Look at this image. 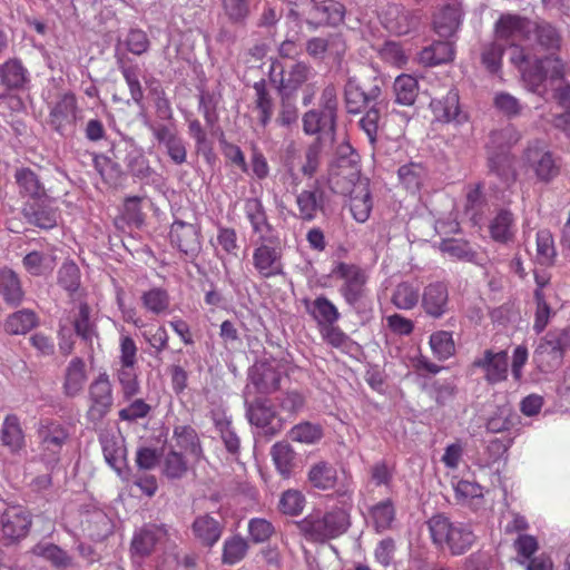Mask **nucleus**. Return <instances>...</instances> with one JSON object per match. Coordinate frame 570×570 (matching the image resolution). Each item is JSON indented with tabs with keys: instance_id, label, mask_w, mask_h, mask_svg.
I'll return each instance as SVG.
<instances>
[{
	"instance_id": "nucleus-39",
	"label": "nucleus",
	"mask_w": 570,
	"mask_h": 570,
	"mask_svg": "<svg viewBox=\"0 0 570 570\" xmlns=\"http://www.w3.org/2000/svg\"><path fill=\"white\" fill-rule=\"evenodd\" d=\"M38 325V316L31 309H20L10 314L4 322V331L10 335H24Z\"/></svg>"
},
{
	"instance_id": "nucleus-37",
	"label": "nucleus",
	"mask_w": 570,
	"mask_h": 570,
	"mask_svg": "<svg viewBox=\"0 0 570 570\" xmlns=\"http://www.w3.org/2000/svg\"><path fill=\"white\" fill-rule=\"evenodd\" d=\"M1 442L10 452L17 453L24 446V433L19 419L13 415H7L1 428Z\"/></svg>"
},
{
	"instance_id": "nucleus-34",
	"label": "nucleus",
	"mask_w": 570,
	"mask_h": 570,
	"mask_svg": "<svg viewBox=\"0 0 570 570\" xmlns=\"http://www.w3.org/2000/svg\"><path fill=\"white\" fill-rule=\"evenodd\" d=\"M453 59L454 48L450 41H435L423 48L419 55V61L424 66L448 63Z\"/></svg>"
},
{
	"instance_id": "nucleus-29",
	"label": "nucleus",
	"mask_w": 570,
	"mask_h": 570,
	"mask_svg": "<svg viewBox=\"0 0 570 570\" xmlns=\"http://www.w3.org/2000/svg\"><path fill=\"white\" fill-rule=\"evenodd\" d=\"M28 80V71L17 61L6 62L0 68V99L8 96L9 90L24 86Z\"/></svg>"
},
{
	"instance_id": "nucleus-63",
	"label": "nucleus",
	"mask_w": 570,
	"mask_h": 570,
	"mask_svg": "<svg viewBox=\"0 0 570 570\" xmlns=\"http://www.w3.org/2000/svg\"><path fill=\"white\" fill-rule=\"evenodd\" d=\"M440 249L443 254L449 257L461 261H472L474 253L464 240L459 239H445L440 244Z\"/></svg>"
},
{
	"instance_id": "nucleus-3",
	"label": "nucleus",
	"mask_w": 570,
	"mask_h": 570,
	"mask_svg": "<svg viewBox=\"0 0 570 570\" xmlns=\"http://www.w3.org/2000/svg\"><path fill=\"white\" fill-rule=\"evenodd\" d=\"M428 524L433 543L448 548L453 556L465 553L476 540L470 525L453 523L441 514L432 517Z\"/></svg>"
},
{
	"instance_id": "nucleus-4",
	"label": "nucleus",
	"mask_w": 570,
	"mask_h": 570,
	"mask_svg": "<svg viewBox=\"0 0 570 570\" xmlns=\"http://www.w3.org/2000/svg\"><path fill=\"white\" fill-rule=\"evenodd\" d=\"M519 139L520 134L518 130L512 126H507L500 130L492 131L488 142L490 170L495 173L508 186L517 179L513 160L508 149L517 144Z\"/></svg>"
},
{
	"instance_id": "nucleus-38",
	"label": "nucleus",
	"mask_w": 570,
	"mask_h": 570,
	"mask_svg": "<svg viewBox=\"0 0 570 570\" xmlns=\"http://www.w3.org/2000/svg\"><path fill=\"white\" fill-rule=\"evenodd\" d=\"M386 28L396 35H406L415 26L414 17L400 4H390L385 12Z\"/></svg>"
},
{
	"instance_id": "nucleus-57",
	"label": "nucleus",
	"mask_w": 570,
	"mask_h": 570,
	"mask_svg": "<svg viewBox=\"0 0 570 570\" xmlns=\"http://www.w3.org/2000/svg\"><path fill=\"white\" fill-rule=\"evenodd\" d=\"M430 346L439 360H448L455 352L452 334L448 331H439L430 336Z\"/></svg>"
},
{
	"instance_id": "nucleus-14",
	"label": "nucleus",
	"mask_w": 570,
	"mask_h": 570,
	"mask_svg": "<svg viewBox=\"0 0 570 570\" xmlns=\"http://www.w3.org/2000/svg\"><path fill=\"white\" fill-rule=\"evenodd\" d=\"M77 99L73 94H63L51 107L49 125L59 134L71 131L77 120Z\"/></svg>"
},
{
	"instance_id": "nucleus-51",
	"label": "nucleus",
	"mask_w": 570,
	"mask_h": 570,
	"mask_svg": "<svg viewBox=\"0 0 570 570\" xmlns=\"http://www.w3.org/2000/svg\"><path fill=\"white\" fill-rule=\"evenodd\" d=\"M399 178L411 193L417 191L426 177L425 168L417 163H410L399 168Z\"/></svg>"
},
{
	"instance_id": "nucleus-28",
	"label": "nucleus",
	"mask_w": 570,
	"mask_h": 570,
	"mask_svg": "<svg viewBox=\"0 0 570 570\" xmlns=\"http://www.w3.org/2000/svg\"><path fill=\"white\" fill-rule=\"evenodd\" d=\"M430 107L436 120L442 122H462L465 116L460 111L459 94L455 89L448 91L441 99H432Z\"/></svg>"
},
{
	"instance_id": "nucleus-26",
	"label": "nucleus",
	"mask_w": 570,
	"mask_h": 570,
	"mask_svg": "<svg viewBox=\"0 0 570 570\" xmlns=\"http://www.w3.org/2000/svg\"><path fill=\"white\" fill-rule=\"evenodd\" d=\"M314 77L315 71L309 65L303 61L295 62L283 70L279 90L283 95H292Z\"/></svg>"
},
{
	"instance_id": "nucleus-40",
	"label": "nucleus",
	"mask_w": 570,
	"mask_h": 570,
	"mask_svg": "<svg viewBox=\"0 0 570 570\" xmlns=\"http://www.w3.org/2000/svg\"><path fill=\"white\" fill-rule=\"evenodd\" d=\"M307 480L314 488L328 490L334 488L337 481V471L332 464L320 461L311 466Z\"/></svg>"
},
{
	"instance_id": "nucleus-62",
	"label": "nucleus",
	"mask_w": 570,
	"mask_h": 570,
	"mask_svg": "<svg viewBox=\"0 0 570 570\" xmlns=\"http://www.w3.org/2000/svg\"><path fill=\"white\" fill-rule=\"evenodd\" d=\"M248 544L240 537H233L225 541L223 550V562L235 564L239 562L247 553Z\"/></svg>"
},
{
	"instance_id": "nucleus-24",
	"label": "nucleus",
	"mask_w": 570,
	"mask_h": 570,
	"mask_svg": "<svg viewBox=\"0 0 570 570\" xmlns=\"http://www.w3.org/2000/svg\"><path fill=\"white\" fill-rule=\"evenodd\" d=\"M73 330L90 350H94L95 342H98L99 335L96 318L91 314V308L87 303H80L77 313L73 315Z\"/></svg>"
},
{
	"instance_id": "nucleus-30",
	"label": "nucleus",
	"mask_w": 570,
	"mask_h": 570,
	"mask_svg": "<svg viewBox=\"0 0 570 570\" xmlns=\"http://www.w3.org/2000/svg\"><path fill=\"white\" fill-rule=\"evenodd\" d=\"M224 525L213 517L205 514L195 519L193 531L202 546L212 548L220 539Z\"/></svg>"
},
{
	"instance_id": "nucleus-47",
	"label": "nucleus",
	"mask_w": 570,
	"mask_h": 570,
	"mask_svg": "<svg viewBox=\"0 0 570 570\" xmlns=\"http://www.w3.org/2000/svg\"><path fill=\"white\" fill-rule=\"evenodd\" d=\"M419 298V286L409 282H402L394 288L391 301L399 309H412L417 304Z\"/></svg>"
},
{
	"instance_id": "nucleus-9",
	"label": "nucleus",
	"mask_w": 570,
	"mask_h": 570,
	"mask_svg": "<svg viewBox=\"0 0 570 570\" xmlns=\"http://www.w3.org/2000/svg\"><path fill=\"white\" fill-rule=\"evenodd\" d=\"M245 405L249 423L262 429L265 434L274 436L284 429L286 419L276 411L271 400L258 397L252 402L246 401Z\"/></svg>"
},
{
	"instance_id": "nucleus-46",
	"label": "nucleus",
	"mask_w": 570,
	"mask_h": 570,
	"mask_svg": "<svg viewBox=\"0 0 570 570\" xmlns=\"http://www.w3.org/2000/svg\"><path fill=\"white\" fill-rule=\"evenodd\" d=\"M188 471V462L184 454L170 449L161 461V472L168 479H181Z\"/></svg>"
},
{
	"instance_id": "nucleus-6",
	"label": "nucleus",
	"mask_w": 570,
	"mask_h": 570,
	"mask_svg": "<svg viewBox=\"0 0 570 570\" xmlns=\"http://www.w3.org/2000/svg\"><path fill=\"white\" fill-rule=\"evenodd\" d=\"M295 524L307 540L324 542L344 533L350 527V517L345 509L335 508L323 518L308 515Z\"/></svg>"
},
{
	"instance_id": "nucleus-17",
	"label": "nucleus",
	"mask_w": 570,
	"mask_h": 570,
	"mask_svg": "<svg viewBox=\"0 0 570 570\" xmlns=\"http://www.w3.org/2000/svg\"><path fill=\"white\" fill-rule=\"evenodd\" d=\"M473 365L483 371L484 379L490 384L502 382L508 376V354L504 351L485 350L474 360Z\"/></svg>"
},
{
	"instance_id": "nucleus-56",
	"label": "nucleus",
	"mask_w": 570,
	"mask_h": 570,
	"mask_svg": "<svg viewBox=\"0 0 570 570\" xmlns=\"http://www.w3.org/2000/svg\"><path fill=\"white\" fill-rule=\"evenodd\" d=\"M322 429L317 424L302 422L288 431V438L298 443L314 444L322 439Z\"/></svg>"
},
{
	"instance_id": "nucleus-18",
	"label": "nucleus",
	"mask_w": 570,
	"mask_h": 570,
	"mask_svg": "<svg viewBox=\"0 0 570 570\" xmlns=\"http://www.w3.org/2000/svg\"><path fill=\"white\" fill-rule=\"evenodd\" d=\"M100 443L106 462L120 478L126 479L128 471L126 464V448L122 436L115 433H105L100 436Z\"/></svg>"
},
{
	"instance_id": "nucleus-54",
	"label": "nucleus",
	"mask_w": 570,
	"mask_h": 570,
	"mask_svg": "<svg viewBox=\"0 0 570 570\" xmlns=\"http://www.w3.org/2000/svg\"><path fill=\"white\" fill-rule=\"evenodd\" d=\"M33 553L42 557L58 568H68L72 566V558L60 547L53 543L37 544Z\"/></svg>"
},
{
	"instance_id": "nucleus-41",
	"label": "nucleus",
	"mask_w": 570,
	"mask_h": 570,
	"mask_svg": "<svg viewBox=\"0 0 570 570\" xmlns=\"http://www.w3.org/2000/svg\"><path fill=\"white\" fill-rule=\"evenodd\" d=\"M306 308L320 327L332 325L340 318L336 306L325 296L316 297Z\"/></svg>"
},
{
	"instance_id": "nucleus-44",
	"label": "nucleus",
	"mask_w": 570,
	"mask_h": 570,
	"mask_svg": "<svg viewBox=\"0 0 570 570\" xmlns=\"http://www.w3.org/2000/svg\"><path fill=\"white\" fill-rule=\"evenodd\" d=\"M395 102L403 106H412L417 97L419 83L411 75H400L393 83Z\"/></svg>"
},
{
	"instance_id": "nucleus-45",
	"label": "nucleus",
	"mask_w": 570,
	"mask_h": 570,
	"mask_svg": "<svg viewBox=\"0 0 570 570\" xmlns=\"http://www.w3.org/2000/svg\"><path fill=\"white\" fill-rule=\"evenodd\" d=\"M48 197L41 202L37 208L30 206L26 208V216L29 222L40 228L49 229L57 225L58 223V214L56 209L47 204Z\"/></svg>"
},
{
	"instance_id": "nucleus-15",
	"label": "nucleus",
	"mask_w": 570,
	"mask_h": 570,
	"mask_svg": "<svg viewBox=\"0 0 570 570\" xmlns=\"http://www.w3.org/2000/svg\"><path fill=\"white\" fill-rule=\"evenodd\" d=\"M89 416L96 420L102 419L114 403L112 385L106 373L99 374L89 385Z\"/></svg>"
},
{
	"instance_id": "nucleus-49",
	"label": "nucleus",
	"mask_w": 570,
	"mask_h": 570,
	"mask_svg": "<svg viewBox=\"0 0 570 570\" xmlns=\"http://www.w3.org/2000/svg\"><path fill=\"white\" fill-rule=\"evenodd\" d=\"M0 293L7 303L18 304L21 302L23 292L18 275L13 271L2 269L0 272Z\"/></svg>"
},
{
	"instance_id": "nucleus-10",
	"label": "nucleus",
	"mask_w": 570,
	"mask_h": 570,
	"mask_svg": "<svg viewBox=\"0 0 570 570\" xmlns=\"http://www.w3.org/2000/svg\"><path fill=\"white\" fill-rule=\"evenodd\" d=\"M277 237L268 236L257 238L253 250V265L264 278H271L283 274L282 249L277 245Z\"/></svg>"
},
{
	"instance_id": "nucleus-55",
	"label": "nucleus",
	"mask_w": 570,
	"mask_h": 570,
	"mask_svg": "<svg viewBox=\"0 0 570 570\" xmlns=\"http://www.w3.org/2000/svg\"><path fill=\"white\" fill-rule=\"evenodd\" d=\"M222 10L232 23H244L250 14V0H219Z\"/></svg>"
},
{
	"instance_id": "nucleus-25",
	"label": "nucleus",
	"mask_w": 570,
	"mask_h": 570,
	"mask_svg": "<svg viewBox=\"0 0 570 570\" xmlns=\"http://www.w3.org/2000/svg\"><path fill=\"white\" fill-rule=\"evenodd\" d=\"M170 239L185 254H194L200 247L198 228L180 220L171 225Z\"/></svg>"
},
{
	"instance_id": "nucleus-12",
	"label": "nucleus",
	"mask_w": 570,
	"mask_h": 570,
	"mask_svg": "<svg viewBox=\"0 0 570 570\" xmlns=\"http://www.w3.org/2000/svg\"><path fill=\"white\" fill-rule=\"evenodd\" d=\"M533 23L524 17L514 13H503L494 24L495 40L501 45L514 46L529 38Z\"/></svg>"
},
{
	"instance_id": "nucleus-61",
	"label": "nucleus",
	"mask_w": 570,
	"mask_h": 570,
	"mask_svg": "<svg viewBox=\"0 0 570 570\" xmlns=\"http://www.w3.org/2000/svg\"><path fill=\"white\" fill-rule=\"evenodd\" d=\"M128 168L132 176L144 181L154 180L155 170L150 167L149 160L141 153H131L128 156Z\"/></svg>"
},
{
	"instance_id": "nucleus-36",
	"label": "nucleus",
	"mask_w": 570,
	"mask_h": 570,
	"mask_svg": "<svg viewBox=\"0 0 570 570\" xmlns=\"http://www.w3.org/2000/svg\"><path fill=\"white\" fill-rule=\"evenodd\" d=\"M22 265L29 274L41 276L53 271L56 258L51 250H32L23 257Z\"/></svg>"
},
{
	"instance_id": "nucleus-11",
	"label": "nucleus",
	"mask_w": 570,
	"mask_h": 570,
	"mask_svg": "<svg viewBox=\"0 0 570 570\" xmlns=\"http://www.w3.org/2000/svg\"><path fill=\"white\" fill-rule=\"evenodd\" d=\"M332 274L343 281L340 293L345 302L351 306L358 303L365 293L366 272L357 265L341 262L334 266Z\"/></svg>"
},
{
	"instance_id": "nucleus-20",
	"label": "nucleus",
	"mask_w": 570,
	"mask_h": 570,
	"mask_svg": "<svg viewBox=\"0 0 570 570\" xmlns=\"http://www.w3.org/2000/svg\"><path fill=\"white\" fill-rule=\"evenodd\" d=\"M449 291L442 282L429 284L422 294V307L425 313L434 318H440L448 311Z\"/></svg>"
},
{
	"instance_id": "nucleus-33",
	"label": "nucleus",
	"mask_w": 570,
	"mask_h": 570,
	"mask_svg": "<svg viewBox=\"0 0 570 570\" xmlns=\"http://www.w3.org/2000/svg\"><path fill=\"white\" fill-rule=\"evenodd\" d=\"M163 534L161 529L155 525H145L134 534L130 550L134 556L145 558L149 556Z\"/></svg>"
},
{
	"instance_id": "nucleus-5",
	"label": "nucleus",
	"mask_w": 570,
	"mask_h": 570,
	"mask_svg": "<svg viewBox=\"0 0 570 570\" xmlns=\"http://www.w3.org/2000/svg\"><path fill=\"white\" fill-rule=\"evenodd\" d=\"M71 433L70 425L61 420L41 417L36 424V439L41 461L46 464H57Z\"/></svg>"
},
{
	"instance_id": "nucleus-60",
	"label": "nucleus",
	"mask_w": 570,
	"mask_h": 570,
	"mask_svg": "<svg viewBox=\"0 0 570 570\" xmlns=\"http://www.w3.org/2000/svg\"><path fill=\"white\" fill-rule=\"evenodd\" d=\"M512 546L517 552L515 560L520 564H525V562L534 557V553L539 550V542L537 538L530 534H519Z\"/></svg>"
},
{
	"instance_id": "nucleus-52",
	"label": "nucleus",
	"mask_w": 570,
	"mask_h": 570,
	"mask_svg": "<svg viewBox=\"0 0 570 570\" xmlns=\"http://www.w3.org/2000/svg\"><path fill=\"white\" fill-rule=\"evenodd\" d=\"M385 107V102H375L360 119V127L366 134L371 144L376 141L382 112Z\"/></svg>"
},
{
	"instance_id": "nucleus-31",
	"label": "nucleus",
	"mask_w": 570,
	"mask_h": 570,
	"mask_svg": "<svg viewBox=\"0 0 570 570\" xmlns=\"http://www.w3.org/2000/svg\"><path fill=\"white\" fill-rule=\"evenodd\" d=\"M19 193L23 197L33 200H43L47 198L46 189L35 171L29 168H19L14 174Z\"/></svg>"
},
{
	"instance_id": "nucleus-32",
	"label": "nucleus",
	"mask_w": 570,
	"mask_h": 570,
	"mask_svg": "<svg viewBox=\"0 0 570 570\" xmlns=\"http://www.w3.org/2000/svg\"><path fill=\"white\" fill-rule=\"evenodd\" d=\"M323 191L318 188L302 190L296 196L298 218L304 222H312L317 213L323 209Z\"/></svg>"
},
{
	"instance_id": "nucleus-16",
	"label": "nucleus",
	"mask_w": 570,
	"mask_h": 570,
	"mask_svg": "<svg viewBox=\"0 0 570 570\" xmlns=\"http://www.w3.org/2000/svg\"><path fill=\"white\" fill-rule=\"evenodd\" d=\"M2 532L6 538L19 540L24 538L31 525V514L21 504H11L1 515Z\"/></svg>"
},
{
	"instance_id": "nucleus-58",
	"label": "nucleus",
	"mask_w": 570,
	"mask_h": 570,
	"mask_svg": "<svg viewBox=\"0 0 570 570\" xmlns=\"http://www.w3.org/2000/svg\"><path fill=\"white\" fill-rule=\"evenodd\" d=\"M276 400L279 410L286 415V421L294 419L305 405V397L298 391H287Z\"/></svg>"
},
{
	"instance_id": "nucleus-64",
	"label": "nucleus",
	"mask_w": 570,
	"mask_h": 570,
	"mask_svg": "<svg viewBox=\"0 0 570 570\" xmlns=\"http://www.w3.org/2000/svg\"><path fill=\"white\" fill-rule=\"evenodd\" d=\"M538 43L546 49H558L560 47L561 37L557 29L548 22L538 23L533 27Z\"/></svg>"
},
{
	"instance_id": "nucleus-42",
	"label": "nucleus",
	"mask_w": 570,
	"mask_h": 570,
	"mask_svg": "<svg viewBox=\"0 0 570 570\" xmlns=\"http://www.w3.org/2000/svg\"><path fill=\"white\" fill-rule=\"evenodd\" d=\"M142 307L154 315H165L169 312L170 296L165 288L151 287L140 297Z\"/></svg>"
},
{
	"instance_id": "nucleus-13",
	"label": "nucleus",
	"mask_w": 570,
	"mask_h": 570,
	"mask_svg": "<svg viewBox=\"0 0 570 570\" xmlns=\"http://www.w3.org/2000/svg\"><path fill=\"white\" fill-rule=\"evenodd\" d=\"M523 161L540 181L548 183L559 174V166L542 141L535 140L528 146Z\"/></svg>"
},
{
	"instance_id": "nucleus-23",
	"label": "nucleus",
	"mask_w": 570,
	"mask_h": 570,
	"mask_svg": "<svg viewBox=\"0 0 570 570\" xmlns=\"http://www.w3.org/2000/svg\"><path fill=\"white\" fill-rule=\"evenodd\" d=\"M244 214L249 222L253 233L258 238L273 236V226L269 224L262 200L257 197L247 198L244 202Z\"/></svg>"
},
{
	"instance_id": "nucleus-2",
	"label": "nucleus",
	"mask_w": 570,
	"mask_h": 570,
	"mask_svg": "<svg viewBox=\"0 0 570 570\" xmlns=\"http://www.w3.org/2000/svg\"><path fill=\"white\" fill-rule=\"evenodd\" d=\"M512 48L510 61L519 68L527 88L532 92L542 94L547 90V82L558 80L563 75V63L554 56L528 60L523 48L515 43Z\"/></svg>"
},
{
	"instance_id": "nucleus-21",
	"label": "nucleus",
	"mask_w": 570,
	"mask_h": 570,
	"mask_svg": "<svg viewBox=\"0 0 570 570\" xmlns=\"http://www.w3.org/2000/svg\"><path fill=\"white\" fill-rule=\"evenodd\" d=\"M88 381L87 366L81 357H73L63 373L62 392L68 397L80 395Z\"/></svg>"
},
{
	"instance_id": "nucleus-7",
	"label": "nucleus",
	"mask_w": 570,
	"mask_h": 570,
	"mask_svg": "<svg viewBox=\"0 0 570 570\" xmlns=\"http://www.w3.org/2000/svg\"><path fill=\"white\" fill-rule=\"evenodd\" d=\"M294 8L291 13L302 17L309 26H337L344 19L345 8L337 1L325 0L316 3L315 0H286Z\"/></svg>"
},
{
	"instance_id": "nucleus-53",
	"label": "nucleus",
	"mask_w": 570,
	"mask_h": 570,
	"mask_svg": "<svg viewBox=\"0 0 570 570\" xmlns=\"http://www.w3.org/2000/svg\"><path fill=\"white\" fill-rule=\"evenodd\" d=\"M344 102L348 114H360L367 105L365 92L354 78H350L344 86Z\"/></svg>"
},
{
	"instance_id": "nucleus-50",
	"label": "nucleus",
	"mask_w": 570,
	"mask_h": 570,
	"mask_svg": "<svg viewBox=\"0 0 570 570\" xmlns=\"http://www.w3.org/2000/svg\"><path fill=\"white\" fill-rule=\"evenodd\" d=\"M328 50L337 56L344 52V43L338 36H332L327 39L315 37L306 43V51L313 58H323Z\"/></svg>"
},
{
	"instance_id": "nucleus-19",
	"label": "nucleus",
	"mask_w": 570,
	"mask_h": 570,
	"mask_svg": "<svg viewBox=\"0 0 570 570\" xmlns=\"http://www.w3.org/2000/svg\"><path fill=\"white\" fill-rule=\"evenodd\" d=\"M302 126L305 135L324 134L333 138L337 126V117L322 109L312 108L303 115Z\"/></svg>"
},
{
	"instance_id": "nucleus-8",
	"label": "nucleus",
	"mask_w": 570,
	"mask_h": 570,
	"mask_svg": "<svg viewBox=\"0 0 570 570\" xmlns=\"http://www.w3.org/2000/svg\"><path fill=\"white\" fill-rule=\"evenodd\" d=\"M567 348H570V328L550 331L535 348L534 360L542 371H551L562 364Z\"/></svg>"
},
{
	"instance_id": "nucleus-1",
	"label": "nucleus",
	"mask_w": 570,
	"mask_h": 570,
	"mask_svg": "<svg viewBox=\"0 0 570 570\" xmlns=\"http://www.w3.org/2000/svg\"><path fill=\"white\" fill-rule=\"evenodd\" d=\"M330 183L337 193H350V210L357 223H365L371 215L373 202L368 183L361 179L360 170L352 159L342 158L330 169Z\"/></svg>"
},
{
	"instance_id": "nucleus-59",
	"label": "nucleus",
	"mask_w": 570,
	"mask_h": 570,
	"mask_svg": "<svg viewBox=\"0 0 570 570\" xmlns=\"http://www.w3.org/2000/svg\"><path fill=\"white\" fill-rule=\"evenodd\" d=\"M370 515L377 531L389 529L395 518V509L391 501H381L370 509Z\"/></svg>"
},
{
	"instance_id": "nucleus-27",
	"label": "nucleus",
	"mask_w": 570,
	"mask_h": 570,
	"mask_svg": "<svg viewBox=\"0 0 570 570\" xmlns=\"http://www.w3.org/2000/svg\"><path fill=\"white\" fill-rule=\"evenodd\" d=\"M171 449L185 452L194 463H198L204 459L203 449L196 431L186 425L176 426L174 430Z\"/></svg>"
},
{
	"instance_id": "nucleus-48",
	"label": "nucleus",
	"mask_w": 570,
	"mask_h": 570,
	"mask_svg": "<svg viewBox=\"0 0 570 570\" xmlns=\"http://www.w3.org/2000/svg\"><path fill=\"white\" fill-rule=\"evenodd\" d=\"M460 26V13L453 7H445L434 18L435 32L443 38L452 37Z\"/></svg>"
},
{
	"instance_id": "nucleus-22",
	"label": "nucleus",
	"mask_w": 570,
	"mask_h": 570,
	"mask_svg": "<svg viewBox=\"0 0 570 570\" xmlns=\"http://www.w3.org/2000/svg\"><path fill=\"white\" fill-rule=\"evenodd\" d=\"M281 377L277 366L271 362H258L249 372L250 382L261 393L276 391L279 387Z\"/></svg>"
},
{
	"instance_id": "nucleus-43",
	"label": "nucleus",
	"mask_w": 570,
	"mask_h": 570,
	"mask_svg": "<svg viewBox=\"0 0 570 570\" xmlns=\"http://www.w3.org/2000/svg\"><path fill=\"white\" fill-rule=\"evenodd\" d=\"M271 456L277 471L285 478H288L295 465L296 453L287 442H276L271 448Z\"/></svg>"
},
{
	"instance_id": "nucleus-35",
	"label": "nucleus",
	"mask_w": 570,
	"mask_h": 570,
	"mask_svg": "<svg viewBox=\"0 0 570 570\" xmlns=\"http://www.w3.org/2000/svg\"><path fill=\"white\" fill-rule=\"evenodd\" d=\"M491 237L499 243H508L513 240L517 227L513 214L508 209H501L491 220Z\"/></svg>"
}]
</instances>
